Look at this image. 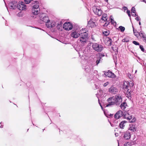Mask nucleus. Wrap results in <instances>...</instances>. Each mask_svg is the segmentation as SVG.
I'll return each instance as SVG.
<instances>
[{"label":"nucleus","instance_id":"1","mask_svg":"<svg viewBox=\"0 0 146 146\" xmlns=\"http://www.w3.org/2000/svg\"><path fill=\"white\" fill-rule=\"evenodd\" d=\"M122 100V98L119 95L110 97L107 100L108 104L106 105V107H109L115 104L117 105H119Z\"/></svg>","mask_w":146,"mask_h":146},{"label":"nucleus","instance_id":"2","mask_svg":"<svg viewBox=\"0 0 146 146\" xmlns=\"http://www.w3.org/2000/svg\"><path fill=\"white\" fill-rule=\"evenodd\" d=\"M83 33L82 29L80 31L78 30H73L71 31L70 36L74 38H77L79 37L81 35L80 34L82 33Z\"/></svg>","mask_w":146,"mask_h":146},{"label":"nucleus","instance_id":"3","mask_svg":"<svg viewBox=\"0 0 146 146\" xmlns=\"http://www.w3.org/2000/svg\"><path fill=\"white\" fill-rule=\"evenodd\" d=\"M93 49L98 52H100L103 50V46L97 43H93L92 45Z\"/></svg>","mask_w":146,"mask_h":146},{"label":"nucleus","instance_id":"4","mask_svg":"<svg viewBox=\"0 0 146 146\" xmlns=\"http://www.w3.org/2000/svg\"><path fill=\"white\" fill-rule=\"evenodd\" d=\"M93 10L95 14L100 16L102 14V11L100 7L98 6H94L93 7Z\"/></svg>","mask_w":146,"mask_h":146},{"label":"nucleus","instance_id":"5","mask_svg":"<svg viewBox=\"0 0 146 146\" xmlns=\"http://www.w3.org/2000/svg\"><path fill=\"white\" fill-rule=\"evenodd\" d=\"M17 7L21 11H25L27 9L26 5L23 2H19L17 4Z\"/></svg>","mask_w":146,"mask_h":146},{"label":"nucleus","instance_id":"6","mask_svg":"<svg viewBox=\"0 0 146 146\" xmlns=\"http://www.w3.org/2000/svg\"><path fill=\"white\" fill-rule=\"evenodd\" d=\"M72 27V25L69 22H66L63 25V28L67 31L71 30Z\"/></svg>","mask_w":146,"mask_h":146},{"label":"nucleus","instance_id":"7","mask_svg":"<svg viewBox=\"0 0 146 146\" xmlns=\"http://www.w3.org/2000/svg\"><path fill=\"white\" fill-rule=\"evenodd\" d=\"M108 91L110 93L113 94H116L118 92V90L116 87L112 86L109 89Z\"/></svg>","mask_w":146,"mask_h":146},{"label":"nucleus","instance_id":"8","mask_svg":"<svg viewBox=\"0 0 146 146\" xmlns=\"http://www.w3.org/2000/svg\"><path fill=\"white\" fill-rule=\"evenodd\" d=\"M124 117L125 119H127L129 120V121L130 123H133L135 121L136 119L135 118H133L132 120V116L131 115L129 114L128 113H126L124 115Z\"/></svg>","mask_w":146,"mask_h":146},{"label":"nucleus","instance_id":"9","mask_svg":"<svg viewBox=\"0 0 146 146\" xmlns=\"http://www.w3.org/2000/svg\"><path fill=\"white\" fill-rule=\"evenodd\" d=\"M17 4L16 1H11L9 4V7L11 9H14L17 7Z\"/></svg>","mask_w":146,"mask_h":146},{"label":"nucleus","instance_id":"10","mask_svg":"<svg viewBox=\"0 0 146 146\" xmlns=\"http://www.w3.org/2000/svg\"><path fill=\"white\" fill-rule=\"evenodd\" d=\"M83 32L80 35V38L81 39H85L86 40H88V33H86V29H82Z\"/></svg>","mask_w":146,"mask_h":146},{"label":"nucleus","instance_id":"11","mask_svg":"<svg viewBox=\"0 0 146 146\" xmlns=\"http://www.w3.org/2000/svg\"><path fill=\"white\" fill-rule=\"evenodd\" d=\"M40 19L42 21L46 22L49 21L48 17L44 14L40 15L39 16Z\"/></svg>","mask_w":146,"mask_h":146},{"label":"nucleus","instance_id":"12","mask_svg":"<svg viewBox=\"0 0 146 146\" xmlns=\"http://www.w3.org/2000/svg\"><path fill=\"white\" fill-rule=\"evenodd\" d=\"M123 115L122 111L120 110L118 111L115 115L114 117L116 119H118L123 116Z\"/></svg>","mask_w":146,"mask_h":146},{"label":"nucleus","instance_id":"13","mask_svg":"<svg viewBox=\"0 0 146 146\" xmlns=\"http://www.w3.org/2000/svg\"><path fill=\"white\" fill-rule=\"evenodd\" d=\"M33 4L35 3H36V4L33 6L32 9L39 10V9H38L39 5L38 2L37 1H35L33 2Z\"/></svg>","mask_w":146,"mask_h":146},{"label":"nucleus","instance_id":"14","mask_svg":"<svg viewBox=\"0 0 146 146\" xmlns=\"http://www.w3.org/2000/svg\"><path fill=\"white\" fill-rule=\"evenodd\" d=\"M123 138L125 139H129L131 137L130 133L128 131L125 132L124 133Z\"/></svg>","mask_w":146,"mask_h":146},{"label":"nucleus","instance_id":"15","mask_svg":"<svg viewBox=\"0 0 146 146\" xmlns=\"http://www.w3.org/2000/svg\"><path fill=\"white\" fill-rule=\"evenodd\" d=\"M105 74L106 76L110 78H114L115 76V75L111 72H106L105 73Z\"/></svg>","mask_w":146,"mask_h":146},{"label":"nucleus","instance_id":"16","mask_svg":"<svg viewBox=\"0 0 146 146\" xmlns=\"http://www.w3.org/2000/svg\"><path fill=\"white\" fill-rule=\"evenodd\" d=\"M126 122H127L125 121H123L121 122L119 125L120 128L121 129H123L125 126Z\"/></svg>","mask_w":146,"mask_h":146},{"label":"nucleus","instance_id":"17","mask_svg":"<svg viewBox=\"0 0 146 146\" xmlns=\"http://www.w3.org/2000/svg\"><path fill=\"white\" fill-rule=\"evenodd\" d=\"M130 85V83H128L127 82L125 81L124 82L123 85V88L124 90H127L128 89V85Z\"/></svg>","mask_w":146,"mask_h":146},{"label":"nucleus","instance_id":"18","mask_svg":"<svg viewBox=\"0 0 146 146\" xmlns=\"http://www.w3.org/2000/svg\"><path fill=\"white\" fill-rule=\"evenodd\" d=\"M107 19V16L106 14H104L102 16V17L101 18L100 21L101 22L104 21H106Z\"/></svg>","mask_w":146,"mask_h":146},{"label":"nucleus","instance_id":"19","mask_svg":"<svg viewBox=\"0 0 146 146\" xmlns=\"http://www.w3.org/2000/svg\"><path fill=\"white\" fill-rule=\"evenodd\" d=\"M130 127L129 130L132 131H135L136 130V127L135 125H130Z\"/></svg>","mask_w":146,"mask_h":146},{"label":"nucleus","instance_id":"20","mask_svg":"<svg viewBox=\"0 0 146 146\" xmlns=\"http://www.w3.org/2000/svg\"><path fill=\"white\" fill-rule=\"evenodd\" d=\"M79 40L80 42V43H81V44L82 45H85V44H86L87 41L88 40H86L85 39H81L79 38Z\"/></svg>","mask_w":146,"mask_h":146},{"label":"nucleus","instance_id":"21","mask_svg":"<svg viewBox=\"0 0 146 146\" xmlns=\"http://www.w3.org/2000/svg\"><path fill=\"white\" fill-rule=\"evenodd\" d=\"M62 23L61 21H60L59 23L57 25V29L59 30H61L62 28Z\"/></svg>","mask_w":146,"mask_h":146},{"label":"nucleus","instance_id":"22","mask_svg":"<svg viewBox=\"0 0 146 146\" xmlns=\"http://www.w3.org/2000/svg\"><path fill=\"white\" fill-rule=\"evenodd\" d=\"M139 35L141 37H142L143 38V41L146 42V36L143 33H139Z\"/></svg>","mask_w":146,"mask_h":146},{"label":"nucleus","instance_id":"23","mask_svg":"<svg viewBox=\"0 0 146 146\" xmlns=\"http://www.w3.org/2000/svg\"><path fill=\"white\" fill-rule=\"evenodd\" d=\"M32 14L34 15H37L39 13V10L32 9Z\"/></svg>","mask_w":146,"mask_h":146},{"label":"nucleus","instance_id":"24","mask_svg":"<svg viewBox=\"0 0 146 146\" xmlns=\"http://www.w3.org/2000/svg\"><path fill=\"white\" fill-rule=\"evenodd\" d=\"M127 106V104L125 102H123L121 104L120 107L122 110H124Z\"/></svg>","mask_w":146,"mask_h":146},{"label":"nucleus","instance_id":"25","mask_svg":"<svg viewBox=\"0 0 146 146\" xmlns=\"http://www.w3.org/2000/svg\"><path fill=\"white\" fill-rule=\"evenodd\" d=\"M51 22L49 20V21H47L46 23V27L49 28H51Z\"/></svg>","mask_w":146,"mask_h":146},{"label":"nucleus","instance_id":"26","mask_svg":"<svg viewBox=\"0 0 146 146\" xmlns=\"http://www.w3.org/2000/svg\"><path fill=\"white\" fill-rule=\"evenodd\" d=\"M110 33V31L108 30H106L103 32V35L106 36L108 35Z\"/></svg>","mask_w":146,"mask_h":146},{"label":"nucleus","instance_id":"27","mask_svg":"<svg viewBox=\"0 0 146 146\" xmlns=\"http://www.w3.org/2000/svg\"><path fill=\"white\" fill-rule=\"evenodd\" d=\"M97 57H98V58L96 61V62L97 65L98 64H99L100 62L102 61V60H101V58L98 57V56Z\"/></svg>","mask_w":146,"mask_h":146},{"label":"nucleus","instance_id":"28","mask_svg":"<svg viewBox=\"0 0 146 146\" xmlns=\"http://www.w3.org/2000/svg\"><path fill=\"white\" fill-rule=\"evenodd\" d=\"M107 40L108 41L107 45H110L111 44L112 40L110 38H108Z\"/></svg>","mask_w":146,"mask_h":146},{"label":"nucleus","instance_id":"29","mask_svg":"<svg viewBox=\"0 0 146 146\" xmlns=\"http://www.w3.org/2000/svg\"><path fill=\"white\" fill-rule=\"evenodd\" d=\"M119 28L120 30L122 32H123L125 30V27L122 26H119Z\"/></svg>","mask_w":146,"mask_h":146},{"label":"nucleus","instance_id":"30","mask_svg":"<svg viewBox=\"0 0 146 146\" xmlns=\"http://www.w3.org/2000/svg\"><path fill=\"white\" fill-rule=\"evenodd\" d=\"M112 17L111 16L110 18L111 19V23L113 25H115L116 24V22L114 21V20L112 19Z\"/></svg>","mask_w":146,"mask_h":146},{"label":"nucleus","instance_id":"31","mask_svg":"<svg viewBox=\"0 0 146 146\" xmlns=\"http://www.w3.org/2000/svg\"><path fill=\"white\" fill-rule=\"evenodd\" d=\"M92 22L90 21L89 23H88V25L90 27H92L94 26L95 25L94 23H91Z\"/></svg>","mask_w":146,"mask_h":146},{"label":"nucleus","instance_id":"32","mask_svg":"<svg viewBox=\"0 0 146 146\" xmlns=\"http://www.w3.org/2000/svg\"><path fill=\"white\" fill-rule=\"evenodd\" d=\"M51 28L54 27L56 25V23L55 21H52L51 22Z\"/></svg>","mask_w":146,"mask_h":146},{"label":"nucleus","instance_id":"33","mask_svg":"<svg viewBox=\"0 0 146 146\" xmlns=\"http://www.w3.org/2000/svg\"><path fill=\"white\" fill-rule=\"evenodd\" d=\"M129 41V39L128 38V37H126L123 40V42H128Z\"/></svg>","mask_w":146,"mask_h":146},{"label":"nucleus","instance_id":"34","mask_svg":"<svg viewBox=\"0 0 146 146\" xmlns=\"http://www.w3.org/2000/svg\"><path fill=\"white\" fill-rule=\"evenodd\" d=\"M140 48L141 49V50L142 51L144 52H145V50L144 49V48L143 47V46L141 45H140L139 46Z\"/></svg>","mask_w":146,"mask_h":146},{"label":"nucleus","instance_id":"35","mask_svg":"<svg viewBox=\"0 0 146 146\" xmlns=\"http://www.w3.org/2000/svg\"><path fill=\"white\" fill-rule=\"evenodd\" d=\"M97 56H98V57L101 58L102 57L104 56H105V55L103 54H100V53L98 55H97Z\"/></svg>","mask_w":146,"mask_h":146},{"label":"nucleus","instance_id":"36","mask_svg":"<svg viewBox=\"0 0 146 146\" xmlns=\"http://www.w3.org/2000/svg\"><path fill=\"white\" fill-rule=\"evenodd\" d=\"M26 4H29L31 1V0H24Z\"/></svg>","mask_w":146,"mask_h":146},{"label":"nucleus","instance_id":"37","mask_svg":"<svg viewBox=\"0 0 146 146\" xmlns=\"http://www.w3.org/2000/svg\"><path fill=\"white\" fill-rule=\"evenodd\" d=\"M133 43L135 44V45H139V42L135 41H133Z\"/></svg>","mask_w":146,"mask_h":146},{"label":"nucleus","instance_id":"38","mask_svg":"<svg viewBox=\"0 0 146 146\" xmlns=\"http://www.w3.org/2000/svg\"><path fill=\"white\" fill-rule=\"evenodd\" d=\"M17 15L19 17H22L23 15V14L21 12H20L17 14Z\"/></svg>","mask_w":146,"mask_h":146},{"label":"nucleus","instance_id":"39","mask_svg":"<svg viewBox=\"0 0 146 146\" xmlns=\"http://www.w3.org/2000/svg\"><path fill=\"white\" fill-rule=\"evenodd\" d=\"M131 13H135V9L134 7H132L131 9Z\"/></svg>","mask_w":146,"mask_h":146},{"label":"nucleus","instance_id":"40","mask_svg":"<svg viewBox=\"0 0 146 146\" xmlns=\"http://www.w3.org/2000/svg\"><path fill=\"white\" fill-rule=\"evenodd\" d=\"M109 83L108 82H106L104 83L103 84V86L104 87H106L109 84Z\"/></svg>","mask_w":146,"mask_h":146},{"label":"nucleus","instance_id":"41","mask_svg":"<svg viewBox=\"0 0 146 146\" xmlns=\"http://www.w3.org/2000/svg\"><path fill=\"white\" fill-rule=\"evenodd\" d=\"M98 94L101 96L103 95V92L102 90H100L98 93Z\"/></svg>","mask_w":146,"mask_h":146},{"label":"nucleus","instance_id":"42","mask_svg":"<svg viewBox=\"0 0 146 146\" xmlns=\"http://www.w3.org/2000/svg\"><path fill=\"white\" fill-rule=\"evenodd\" d=\"M127 13L128 14L129 16L130 17H131V14H130L131 13H130V11L129 10H127Z\"/></svg>","mask_w":146,"mask_h":146},{"label":"nucleus","instance_id":"43","mask_svg":"<svg viewBox=\"0 0 146 146\" xmlns=\"http://www.w3.org/2000/svg\"><path fill=\"white\" fill-rule=\"evenodd\" d=\"M133 31L134 34L136 36H137L138 35V34H139V33L137 32H135L134 29H133Z\"/></svg>","mask_w":146,"mask_h":146},{"label":"nucleus","instance_id":"44","mask_svg":"<svg viewBox=\"0 0 146 146\" xmlns=\"http://www.w3.org/2000/svg\"><path fill=\"white\" fill-rule=\"evenodd\" d=\"M131 15L133 16H137L136 15L135 13H132Z\"/></svg>","mask_w":146,"mask_h":146},{"label":"nucleus","instance_id":"45","mask_svg":"<svg viewBox=\"0 0 146 146\" xmlns=\"http://www.w3.org/2000/svg\"><path fill=\"white\" fill-rule=\"evenodd\" d=\"M123 9L124 10H127V7H123Z\"/></svg>","mask_w":146,"mask_h":146},{"label":"nucleus","instance_id":"46","mask_svg":"<svg viewBox=\"0 0 146 146\" xmlns=\"http://www.w3.org/2000/svg\"><path fill=\"white\" fill-rule=\"evenodd\" d=\"M135 19L137 21H138L139 20L138 17H137L136 18H135Z\"/></svg>","mask_w":146,"mask_h":146},{"label":"nucleus","instance_id":"47","mask_svg":"<svg viewBox=\"0 0 146 146\" xmlns=\"http://www.w3.org/2000/svg\"><path fill=\"white\" fill-rule=\"evenodd\" d=\"M115 136H118V134L117 133H115Z\"/></svg>","mask_w":146,"mask_h":146},{"label":"nucleus","instance_id":"48","mask_svg":"<svg viewBox=\"0 0 146 146\" xmlns=\"http://www.w3.org/2000/svg\"><path fill=\"white\" fill-rule=\"evenodd\" d=\"M99 104L100 105V106H101V107L102 109H103V108H102V106H101V104H100V103L99 102Z\"/></svg>","mask_w":146,"mask_h":146},{"label":"nucleus","instance_id":"49","mask_svg":"<svg viewBox=\"0 0 146 146\" xmlns=\"http://www.w3.org/2000/svg\"><path fill=\"white\" fill-rule=\"evenodd\" d=\"M106 2H108V0H104Z\"/></svg>","mask_w":146,"mask_h":146},{"label":"nucleus","instance_id":"50","mask_svg":"<svg viewBox=\"0 0 146 146\" xmlns=\"http://www.w3.org/2000/svg\"><path fill=\"white\" fill-rule=\"evenodd\" d=\"M139 24L140 25H141V23L140 22H139Z\"/></svg>","mask_w":146,"mask_h":146},{"label":"nucleus","instance_id":"51","mask_svg":"<svg viewBox=\"0 0 146 146\" xmlns=\"http://www.w3.org/2000/svg\"><path fill=\"white\" fill-rule=\"evenodd\" d=\"M0 127H1V128H3V126H2V125L1 126H0Z\"/></svg>","mask_w":146,"mask_h":146},{"label":"nucleus","instance_id":"52","mask_svg":"<svg viewBox=\"0 0 146 146\" xmlns=\"http://www.w3.org/2000/svg\"><path fill=\"white\" fill-rule=\"evenodd\" d=\"M80 56H82L83 55H80Z\"/></svg>","mask_w":146,"mask_h":146},{"label":"nucleus","instance_id":"53","mask_svg":"<svg viewBox=\"0 0 146 146\" xmlns=\"http://www.w3.org/2000/svg\"><path fill=\"white\" fill-rule=\"evenodd\" d=\"M78 53H79V54H80V52H78Z\"/></svg>","mask_w":146,"mask_h":146},{"label":"nucleus","instance_id":"54","mask_svg":"<svg viewBox=\"0 0 146 146\" xmlns=\"http://www.w3.org/2000/svg\"><path fill=\"white\" fill-rule=\"evenodd\" d=\"M124 145V146H125V144Z\"/></svg>","mask_w":146,"mask_h":146},{"label":"nucleus","instance_id":"55","mask_svg":"<svg viewBox=\"0 0 146 146\" xmlns=\"http://www.w3.org/2000/svg\"><path fill=\"white\" fill-rule=\"evenodd\" d=\"M135 72H137V70Z\"/></svg>","mask_w":146,"mask_h":146}]
</instances>
